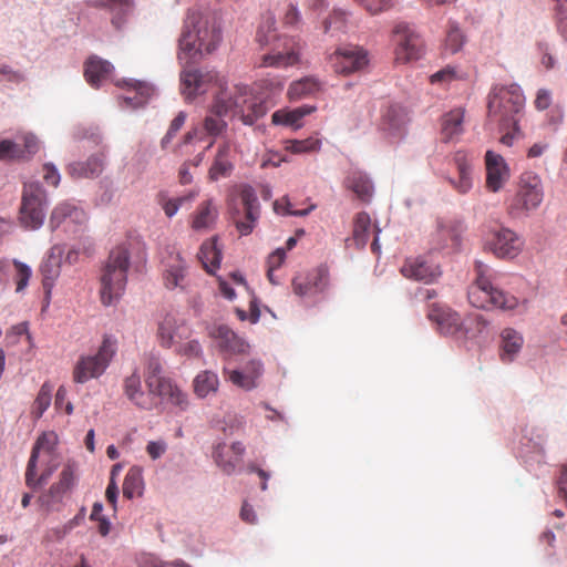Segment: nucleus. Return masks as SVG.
Returning a JSON list of instances; mask_svg holds the SVG:
<instances>
[{
    "label": "nucleus",
    "mask_w": 567,
    "mask_h": 567,
    "mask_svg": "<svg viewBox=\"0 0 567 567\" xmlns=\"http://www.w3.org/2000/svg\"><path fill=\"white\" fill-rule=\"evenodd\" d=\"M220 40V27L214 16L189 10L178 40V59L196 62L215 51Z\"/></svg>",
    "instance_id": "nucleus-1"
},
{
    "label": "nucleus",
    "mask_w": 567,
    "mask_h": 567,
    "mask_svg": "<svg viewBox=\"0 0 567 567\" xmlns=\"http://www.w3.org/2000/svg\"><path fill=\"white\" fill-rule=\"evenodd\" d=\"M214 112L217 114H229L238 117L245 125H252L267 112L264 102L257 101L252 91L243 84L227 89L226 83L220 84V91L214 96Z\"/></svg>",
    "instance_id": "nucleus-2"
},
{
    "label": "nucleus",
    "mask_w": 567,
    "mask_h": 567,
    "mask_svg": "<svg viewBox=\"0 0 567 567\" xmlns=\"http://www.w3.org/2000/svg\"><path fill=\"white\" fill-rule=\"evenodd\" d=\"M475 279L468 288L470 303L480 309L498 308L513 310L518 306V299L494 286L495 272L483 261H475Z\"/></svg>",
    "instance_id": "nucleus-3"
},
{
    "label": "nucleus",
    "mask_w": 567,
    "mask_h": 567,
    "mask_svg": "<svg viewBox=\"0 0 567 567\" xmlns=\"http://www.w3.org/2000/svg\"><path fill=\"white\" fill-rule=\"evenodd\" d=\"M58 436L54 432L42 433L33 444L30 458L27 464L24 481L31 489H38L44 485L59 467V458L55 452Z\"/></svg>",
    "instance_id": "nucleus-4"
},
{
    "label": "nucleus",
    "mask_w": 567,
    "mask_h": 567,
    "mask_svg": "<svg viewBox=\"0 0 567 567\" xmlns=\"http://www.w3.org/2000/svg\"><path fill=\"white\" fill-rule=\"evenodd\" d=\"M130 266V254L124 247H116L110 252L107 262L101 276V301L110 306L117 301L123 295L127 270Z\"/></svg>",
    "instance_id": "nucleus-5"
},
{
    "label": "nucleus",
    "mask_w": 567,
    "mask_h": 567,
    "mask_svg": "<svg viewBox=\"0 0 567 567\" xmlns=\"http://www.w3.org/2000/svg\"><path fill=\"white\" fill-rule=\"evenodd\" d=\"M524 103L525 97L517 84L497 85L489 94L488 115L504 125L513 124L516 127Z\"/></svg>",
    "instance_id": "nucleus-6"
},
{
    "label": "nucleus",
    "mask_w": 567,
    "mask_h": 567,
    "mask_svg": "<svg viewBox=\"0 0 567 567\" xmlns=\"http://www.w3.org/2000/svg\"><path fill=\"white\" fill-rule=\"evenodd\" d=\"M544 199L542 178L534 172H524L518 177L517 189L508 205V213L514 217L527 215L537 209Z\"/></svg>",
    "instance_id": "nucleus-7"
},
{
    "label": "nucleus",
    "mask_w": 567,
    "mask_h": 567,
    "mask_svg": "<svg viewBox=\"0 0 567 567\" xmlns=\"http://www.w3.org/2000/svg\"><path fill=\"white\" fill-rule=\"evenodd\" d=\"M47 204V192L41 184L39 182L25 183L19 210L21 226L30 230L40 228L44 221Z\"/></svg>",
    "instance_id": "nucleus-8"
},
{
    "label": "nucleus",
    "mask_w": 567,
    "mask_h": 567,
    "mask_svg": "<svg viewBox=\"0 0 567 567\" xmlns=\"http://www.w3.org/2000/svg\"><path fill=\"white\" fill-rule=\"evenodd\" d=\"M231 220L243 236L249 235L259 218V202L251 186H244L237 198L228 203Z\"/></svg>",
    "instance_id": "nucleus-9"
},
{
    "label": "nucleus",
    "mask_w": 567,
    "mask_h": 567,
    "mask_svg": "<svg viewBox=\"0 0 567 567\" xmlns=\"http://www.w3.org/2000/svg\"><path fill=\"white\" fill-rule=\"evenodd\" d=\"M113 344L109 339H104L97 352L92 355H82L73 368V381L85 383L91 379H96L104 373L114 355Z\"/></svg>",
    "instance_id": "nucleus-10"
},
{
    "label": "nucleus",
    "mask_w": 567,
    "mask_h": 567,
    "mask_svg": "<svg viewBox=\"0 0 567 567\" xmlns=\"http://www.w3.org/2000/svg\"><path fill=\"white\" fill-rule=\"evenodd\" d=\"M392 41L398 63L416 61L423 54L424 45L420 34L405 22H399L394 25Z\"/></svg>",
    "instance_id": "nucleus-11"
},
{
    "label": "nucleus",
    "mask_w": 567,
    "mask_h": 567,
    "mask_svg": "<svg viewBox=\"0 0 567 567\" xmlns=\"http://www.w3.org/2000/svg\"><path fill=\"white\" fill-rule=\"evenodd\" d=\"M220 84L225 81L214 70H184L181 73V90L185 99L192 100L216 87L220 91Z\"/></svg>",
    "instance_id": "nucleus-12"
},
{
    "label": "nucleus",
    "mask_w": 567,
    "mask_h": 567,
    "mask_svg": "<svg viewBox=\"0 0 567 567\" xmlns=\"http://www.w3.org/2000/svg\"><path fill=\"white\" fill-rule=\"evenodd\" d=\"M523 239L509 228L492 229L486 238L484 248L497 258L513 259L523 250Z\"/></svg>",
    "instance_id": "nucleus-13"
},
{
    "label": "nucleus",
    "mask_w": 567,
    "mask_h": 567,
    "mask_svg": "<svg viewBox=\"0 0 567 567\" xmlns=\"http://www.w3.org/2000/svg\"><path fill=\"white\" fill-rule=\"evenodd\" d=\"M329 61L336 73L350 74L363 69L368 63L367 52L359 47L348 45L337 49Z\"/></svg>",
    "instance_id": "nucleus-14"
},
{
    "label": "nucleus",
    "mask_w": 567,
    "mask_h": 567,
    "mask_svg": "<svg viewBox=\"0 0 567 567\" xmlns=\"http://www.w3.org/2000/svg\"><path fill=\"white\" fill-rule=\"evenodd\" d=\"M485 186L492 193L499 192L509 181V166L502 155L493 151L485 153Z\"/></svg>",
    "instance_id": "nucleus-15"
},
{
    "label": "nucleus",
    "mask_w": 567,
    "mask_h": 567,
    "mask_svg": "<svg viewBox=\"0 0 567 567\" xmlns=\"http://www.w3.org/2000/svg\"><path fill=\"white\" fill-rule=\"evenodd\" d=\"M226 114H217L214 112V103L210 106L209 114L205 116L202 124L189 131L185 136V143L190 142L193 138L203 141L206 136L212 137V141L207 145V150L210 148L215 140L224 134L227 130V123L223 118Z\"/></svg>",
    "instance_id": "nucleus-16"
},
{
    "label": "nucleus",
    "mask_w": 567,
    "mask_h": 567,
    "mask_svg": "<svg viewBox=\"0 0 567 567\" xmlns=\"http://www.w3.org/2000/svg\"><path fill=\"white\" fill-rule=\"evenodd\" d=\"M401 274L408 279L431 284L442 275V271L439 265L419 256L408 258L401 268Z\"/></svg>",
    "instance_id": "nucleus-17"
},
{
    "label": "nucleus",
    "mask_w": 567,
    "mask_h": 567,
    "mask_svg": "<svg viewBox=\"0 0 567 567\" xmlns=\"http://www.w3.org/2000/svg\"><path fill=\"white\" fill-rule=\"evenodd\" d=\"M163 281L167 289H184L187 284V265L178 251H172L163 260Z\"/></svg>",
    "instance_id": "nucleus-18"
},
{
    "label": "nucleus",
    "mask_w": 567,
    "mask_h": 567,
    "mask_svg": "<svg viewBox=\"0 0 567 567\" xmlns=\"http://www.w3.org/2000/svg\"><path fill=\"white\" fill-rule=\"evenodd\" d=\"M300 44L292 38L284 41L282 50H277L261 58L260 66L262 68H288L300 62Z\"/></svg>",
    "instance_id": "nucleus-19"
},
{
    "label": "nucleus",
    "mask_w": 567,
    "mask_h": 567,
    "mask_svg": "<svg viewBox=\"0 0 567 567\" xmlns=\"http://www.w3.org/2000/svg\"><path fill=\"white\" fill-rule=\"evenodd\" d=\"M189 336V329L184 320L175 315L167 313L159 322L157 328V338L163 348L169 349L172 346Z\"/></svg>",
    "instance_id": "nucleus-20"
},
{
    "label": "nucleus",
    "mask_w": 567,
    "mask_h": 567,
    "mask_svg": "<svg viewBox=\"0 0 567 567\" xmlns=\"http://www.w3.org/2000/svg\"><path fill=\"white\" fill-rule=\"evenodd\" d=\"M86 220L85 212L70 202L58 204L50 216L49 225L52 230L64 226L70 229L72 225H82Z\"/></svg>",
    "instance_id": "nucleus-21"
},
{
    "label": "nucleus",
    "mask_w": 567,
    "mask_h": 567,
    "mask_svg": "<svg viewBox=\"0 0 567 567\" xmlns=\"http://www.w3.org/2000/svg\"><path fill=\"white\" fill-rule=\"evenodd\" d=\"M427 318L444 334H456L463 327L460 315L443 305L433 303L427 312Z\"/></svg>",
    "instance_id": "nucleus-22"
},
{
    "label": "nucleus",
    "mask_w": 567,
    "mask_h": 567,
    "mask_svg": "<svg viewBox=\"0 0 567 567\" xmlns=\"http://www.w3.org/2000/svg\"><path fill=\"white\" fill-rule=\"evenodd\" d=\"M329 284V271L326 267H318L306 276H296L292 280L293 292L300 297L312 292L323 291Z\"/></svg>",
    "instance_id": "nucleus-23"
},
{
    "label": "nucleus",
    "mask_w": 567,
    "mask_h": 567,
    "mask_svg": "<svg viewBox=\"0 0 567 567\" xmlns=\"http://www.w3.org/2000/svg\"><path fill=\"white\" fill-rule=\"evenodd\" d=\"M148 393L161 398L163 401L177 406L184 411L188 406L187 394L183 392L176 383L168 378H163L156 383L150 381Z\"/></svg>",
    "instance_id": "nucleus-24"
},
{
    "label": "nucleus",
    "mask_w": 567,
    "mask_h": 567,
    "mask_svg": "<svg viewBox=\"0 0 567 567\" xmlns=\"http://www.w3.org/2000/svg\"><path fill=\"white\" fill-rule=\"evenodd\" d=\"M245 446L234 442L230 446L218 444L214 451V458L218 467L227 475H231L241 463Z\"/></svg>",
    "instance_id": "nucleus-25"
},
{
    "label": "nucleus",
    "mask_w": 567,
    "mask_h": 567,
    "mask_svg": "<svg viewBox=\"0 0 567 567\" xmlns=\"http://www.w3.org/2000/svg\"><path fill=\"white\" fill-rule=\"evenodd\" d=\"M233 145L230 141H223L215 155L212 166L208 169V179L216 182L220 178H226L231 175L234 171L233 163Z\"/></svg>",
    "instance_id": "nucleus-26"
},
{
    "label": "nucleus",
    "mask_w": 567,
    "mask_h": 567,
    "mask_svg": "<svg viewBox=\"0 0 567 567\" xmlns=\"http://www.w3.org/2000/svg\"><path fill=\"white\" fill-rule=\"evenodd\" d=\"M63 248L60 246H53L44 260L40 266V272L42 276V285L47 291V293L51 292V289L59 278L61 272V264H62Z\"/></svg>",
    "instance_id": "nucleus-27"
},
{
    "label": "nucleus",
    "mask_w": 567,
    "mask_h": 567,
    "mask_svg": "<svg viewBox=\"0 0 567 567\" xmlns=\"http://www.w3.org/2000/svg\"><path fill=\"white\" fill-rule=\"evenodd\" d=\"M524 346L522 333L513 328H505L499 334L498 355L503 363L515 361Z\"/></svg>",
    "instance_id": "nucleus-28"
},
{
    "label": "nucleus",
    "mask_w": 567,
    "mask_h": 567,
    "mask_svg": "<svg viewBox=\"0 0 567 567\" xmlns=\"http://www.w3.org/2000/svg\"><path fill=\"white\" fill-rule=\"evenodd\" d=\"M343 186L353 192L355 196L364 203L370 202L373 196V184L368 174L362 171H349L343 181Z\"/></svg>",
    "instance_id": "nucleus-29"
},
{
    "label": "nucleus",
    "mask_w": 567,
    "mask_h": 567,
    "mask_svg": "<svg viewBox=\"0 0 567 567\" xmlns=\"http://www.w3.org/2000/svg\"><path fill=\"white\" fill-rule=\"evenodd\" d=\"M117 85L126 89L127 93L123 96V101L133 109L143 106L153 94V87L145 82L123 80L117 82Z\"/></svg>",
    "instance_id": "nucleus-30"
},
{
    "label": "nucleus",
    "mask_w": 567,
    "mask_h": 567,
    "mask_svg": "<svg viewBox=\"0 0 567 567\" xmlns=\"http://www.w3.org/2000/svg\"><path fill=\"white\" fill-rule=\"evenodd\" d=\"M123 391L125 396L137 408L144 410L152 409V402L143 391L141 375L137 369H135L131 375L124 379Z\"/></svg>",
    "instance_id": "nucleus-31"
},
{
    "label": "nucleus",
    "mask_w": 567,
    "mask_h": 567,
    "mask_svg": "<svg viewBox=\"0 0 567 567\" xmlns=\"http://www.w3.org/2000/svg\"><path fill=\"white\" fill-rule=\"evenodd\" d=\"M323 90V82L316 76H305L290 83L287 96L290 101L316 96Z\"/></svg>",
    "instance_id": "nucleus-32"
},
{
    "label": "nucleus",
    "mask_w": 567,
    "mask_h": 567,
    "mask_svg": "<svg viewBox=\"0 0 567 567\" xmlns=\"http://www.w3.org/2000/svg\"><path fill=\"white\" fill-rule=\"evenodd\" d=\"M405 122L404 109L398 104H390L382 111L380 128L390 135H398L403 130Z\"/></svg>",
    "instance_id": "nucleus-33"
},
{
    "label": "nucleus",
    "mask_w": 567,
    "mask_h": 567,
    "mask_svg": "<svg viewBox=\"0 0 567 567\" xmlns=\"http://www.w3.org/2000/svg\"><path fill=\"white\" fill-rule=\"evenodd\" d=\"M113 71V65L96 55L90 56L84 63V78L93 87H99Z\"/></svg>",
    "instance_id": "nucleus-34"
},
{
    "label": "nucleus",
    "mask_w": 567,
    "mask_h": 567,
    "mask_svg": "<svg viewBox=\"0 0 567 567\" xmlns=\"http://www.w3.org/2000/svg\"><path fill=\"white\" fill-rule=\"evenodd\" d=\"M104 169L102 155H93L85 162H74L66 168L68 174L75 179L97 177Z\"/></svg>",
    "instance_id": "nucleus-35"
},
{
    "label": "nucleus",
    "mask_w": 567,
    "mask_h": 567,
    "mask_svg": "<svg viewBox=\"0 0 567 567\" xmlns=\"http://www.w3.org/2000/svg\"><path fill=\"white\" fill-rule=\"evenodd\" d=\"M316 111V106L310 105H301L296 109H281L276 111L272 116L271 121L276 125H284L289 126L293 128L301 127L302 123L301 120L313 113Z\"/></svg>",
    "instance_id": "nucleus-36"
},
{
    "label": "nucleus",
    "mask_w": 567,
    "mask_h": 567,
    "mask_svg": "<svg viewBox=\"0 0 567 567\" xmlns=\"http://www.w3.org/2000/svg\"><path fill=\"white\" fill-rule=\"evenodd\" d=\"M454 164L458 172V179L452 178L449 182L460 194H466L473 186L471 164L465 152L458 151L453 157Z\"/></svg>",
    "instance_id": "nucleus-37"
},
{
    "label": "nucleus",
    "mask_w": 567,
    "mask_h": 567,
    "mask_svg": "<svg viewBox=\"0 0 567 567\" xmlns=\"http://www.w3.org/2000/svg\"><path fill=\"white\" fill-rule=\"evenodd\" d=\"M218 217V210L213 199L202 202L192 216L190 226L194 230H206L214 226Z\"/></svg>",
    "instance_id": "nucleus-38"
},
{
    "label": "nucleus",
    "mask_w": 567,
    "mask_h": 567,
    "mask_svg": "<svg viewBox=\"0 0 567 567\" xmlns=\"http://www.w3.org/2000/svg\"><path fill=\"white\" fill-rule=\"evenodd\" d=\"M254 90L259 97L257 101H261L267 106L274 105L272 99L279 95L284 90V80L280 78H266L255 83Z\"/></svg>",
    "instance_id": "nucleus-39"
},
{
    "label": "nucleus",
    "mask_w": 567,
    "mask_h": 567,
    "mask_svg": "<svg viewBox=\"0 0 567 567\" xmlns=\"http://www.w3.org/2000/svg\"><path fill=\"white\" fill-rule=\"evenodd\" d=\"M464 111L455 109L444 115L442 120V138L444 142L453 141L463 133Z\"/></svg>",
    "instance_id": "nucleus-40"
},
{
    "label": "nucleus",
    "mask_w": 567,
    "mask_h": 567,
    "mask_svg": "<svg viewBox=\"0 0 567 567\" xmlns=\"http://www.w3.org/2000/svg\"><path fill=\"white\" fill-rule=\"evenodd\" d=\"M198 258L204 269L208 274L214 275L221 261V251L217 248L215 239L202 244Z\"/></svg>",
    "instance_id": "nucleus-41"
},
{
    "label": "nucleus",
    "mask_w": 567,
    "mask_h": 567,
    "mask_svg": "<svg viewBox=\"0 0 567 567\" xmlns=\"http://www.w3.org/2000/svg\"><path fill=\"white\" fill-rule=\"evenodd\" d=\"M195 394L204 399L212 393H216L219 386L218 375L209 370L198 373L193 381Z\"/></svg>",
    "instance_id": "nucleus-42"
},
{
    "label": "nucleus",
    "mask_w": 567,
    "mask_h": 567,
    "mask_svg": "<svg viewBox=\"0 0 567 567\" xmlns=\"http://www.w3.org/2000/svg\"><path fill=\"white\" fill-rule=\"evenodd\" d=\"M371 218L368 213L360 212L354 216L352 237L358 248H363L369 239Z\"/></svg>",
    "instance_id": "nucleus-43"
},
{
    "label": "nucleus",
    "mask_w": 567,
    "mask_h": 567,
    "mask_svg": "<svg viewBox=\"0 0 567 567\" xmlns=\"http://www.w3.org/2000/svg\"><path fill=\"white\" fill-rule=\"evenodd\" d=\"M143 491V477L142 472L137 467H132L125 475L123 483V495L124 497L132 499L135 496H140Z\"/></svg>",
    "instance_id": "nucleus-44"
},
{
    "label": "nucleus",
    "mask_w": 567,
    "mask_h": 567,
    "mask_svg": "<svg viewBox=\"0 0 567 567\" xmlns=\"http://www.w3.org/2000/svg\"><path fill=\"white\" fill-rule=\"evenodd\" d=\"M52 391L53 386L49 382H44L41 385L31 410V414L34 419H40L50 406Z\"/></svg>",
    "instance_id": "nucleus-45"
},
{
    "label": "nucleus",
    "mask_w": 567,
    "mask_h": 567,
    "mask_svg": "<svg viewBox=\"0 0 567 567\" xmlns=\"http://www.w3.org/2000/svg\"><path fill=\"white\" fill-rule=\"evenodd\" d=\"M197 195L198 192L193 190L185 196L168 198L164 193H161L158 195V204L162 206L165 215L171 218L178 212L184 202H192Z\"/></svg>",
    "instance_id": "nucleus-46"
},
{
    "label": "nucleus",
    "mask_w": 567,
    "mask_h": 567,
    "mask_svg": "<svg viewBox=\"0 0 567 567\" xmlns=\"http://www.w3.org/2000/svg\"><path fill=\"white\" fill-rule=\"evenodd\" d=\"M276 38V18L274 14L269 13L264 17L257 29L256 41L264 47L268 45Z\"/></svg>",
    "instance_id": "nucleus-47"
},
{
    "label": "nucleus",
    "mask_w": 567,
    "mask_h": 567,
    "mask_svg": "<svg viewBox=\"0 0 567 567\" xmlns=\"http://www.w3.org/2000/svg\"><path fill=\"white\" fill-rule=\"evenodd\" d=\"M321 147V141L317 137L306 140H289L286 142V150L293 154L318 152Z\"/></svg>",
    "instance_id": "nucleus-48"
},
{
    "label": "nucleus",
    "mask_w": 567,
    "mask_h": 567,
    "mask_svg": "<svg viewBox=\"0 0 567 567\" xmlns=\"http://www.w3.org/2000/svg\"><path fill=\"white\" fill-rule=\"evenodd\" d=\"M69 492L60 482L53 483L50 488L39 496V503L42 507L50 511L54 504L60 503L64 495Z\"/></svg>",
    "instance_id": "nucleus-49"
},
{
    "label": "nucleus",
    "mask_w": 567,
    "mask_h": 567,
    "mask_svg": "<svg viewBox=\"0 0 567 567\" xmlns=\"http://www.w3.org/2000/svg\"><path fill=\"white\" fill-rule=\"evenodd\" d=\"M224 375L225 378L231 382L235 386L240 388L245 391H250L255 388H257L258 382H254V377L247 375L243 370L235 369V370H228L224 369Z\"/></svg>",
    "instance_id": "nucleus-50"
},
{
    "label": "nucleus",
    "mask_w": 567,
    "mask_h": 567,
    "mask_svg": "<svg viewBox=\"0 0 567 567\" xmlns=\"http://www.w3.org/2000/svg\"><path fill=\"white\" fill-rule=\"evenodd\" d=\"M23 159L22 146L19 135L16 141H0V161Z\"/></svg>",
    "instance_id": "nucleus-51"
},
{
    "label": "nucleus",
    "mask_w": 567,
    "mask_h": 567,
    "mask_svg": "<svg viewBox=\"0 0 567 567\" xmlns=\"http://www.w3.org/2000/svg\"><path fill=\"white\" fill-rule=\"evenodd\" d=\"M464 75L455 66L447 65L440 71L433 73L430 78L432 84L446 85L454 81L463 80Z\"/></svg>",
    "instance_id": "nucleus-52"
},
{
    "label": "nucleus",
    "mask_w": 567,
    "mask_h": 567,
    "mask_svg": "<svg viewBox=\"0 0 567 567\" xmlns=\"http://www.w3.org/2000/svg\"><path fill=\"white\" fill-rule=\"evenodd\" d=\"M12 264L16 270L13 276V280L17 285L16 291L20 292L24 290L25 287L28 286L29 280L32 276V270L27 264L20 260L13 259Z\"/></svg>",
    "instance_id": "nucleus-53"
},
{
    "label": "nucleus",
    "mask_w": 567,
    "mask_h": 567,
    "mask_svg": "<svg viewBox=\"0 0 567 567\" xmlns=\"http://www.w3.org/2000/svg\"><path fill=\"white\" fill-rule=\"evenodd\" d=\"M19 141L22 146L23 159H30L40 148V143L37 136L32 133L25 132L19 135Z\"/></svg>",
    "instance_id": "nucleus-54"
},
{
    "label": "nucleus",
    "mask_w": 567,
    "mask_h": 567,
    "mask_svg": "<svg viewBox=\"0 0 567 567\" xmlns=\"http://www.w3.org/2000/svg\"><path fill=\"white\" fill-rule=\"evenodd\" d=\"M464 43V37L461 30L456 25H451L446 39H445V50L450 53L458 52Z\"/></svg>",
    "instance_id": "nucleus-55"
},
{
    "label": "nucleus",
    "mask_w": 567,
    "mask_h": 567,
    "mask_svg": "<svg viewBox=\"0 0 567 567\" xmlns=\"http://www.w3.org/2000/svg\"><path fill=\"white\" fill-rule=\"evenodd\" d=\"M146 385L150 386V381L156 383L164 377H162V363L158 357L150 355L146 361Z\"/></svg>",
    "instance_id": "nucleus-56"
},
{
    "label": "nucleus",
    "mask_w": 567,
    "mask_h": 567,
    "mask_svg": "<svg viewBox=\"0 0 567 567\" xmlns=\"http://www.w3.org/2000/svg\"><path fill=\"white\" fill-rule=\"evenodd\" d=\"M186 121V113L179 112L174 120L171 122L169 128L166 135L162 140V146L166 147L171 143L176 133L182 128Z\"/></svg>",
    "instance_id": "nucleus-57"
},
{
    "label": "nucleus",
    "mask_w": 567,
    "mask_h": 567,
    "mask_svg": "<svg viewBox=\"0 0 567 567\" xmlns=\"http://www.w3.org/2000/svg\"><path fill=\"white\" fill-rule=\"evenodd\" d=\"M75 472L76 467L74 463L68 462L60 473L59 481L60 485H63L66 489H71L75 484Z\"/></svg>",
    "instance_id": "nucleus-58"
},
{
    "label": "nucleus",
    "mask_w": 567,
    "mask_h": 567,
    "mask_svg": "<svg viewBox=\"0 0 567 567\" xmlns=\"http://www.w3.org/2000/svg\"><path fill=\"white\" fill-rule=\"evenodd\" d=\"M360 3L370 14H378L392 7V0H360Z\"/></svg>",
    "instance_id": "nucleus-59"
},
{
    "label": "nucleus",
    "mask_w": 567,
    "mask_h": 567,
    "mask_svg": "<svg viewBox=\"0 0 567 567\" xmlns=\"http://www.w3.org/2000/svg\"><path fill=\"white\" fill-rule=\"evenodd\" d=\"M301 21V14L297 6L290 3L282 17V23L287 27H296Z\"/></svg>",
    "instance_id": "nucleus-60"
},
{
    "label": "nucleus",
    "mask_w": 567,
    "mask_h": 567,
    "mask_svg": "<svg viewBox=\"0 0 567 567\" xmlns=\"http://www.w3.org/2000/svg\"><path fill=\"white\" fill-rule=\"evenodd\" d=\"M42 173L43 179L47 182V184L52 185L54 187L59 185L61 176L58 168L53 164L45 163L42 167Z\"/></svg>",
    "instance_id": "nucleus-61"
},
{
    "label": "nucleus",
    "mask_w": 567,
    "mask_h": 567,
    "mask_svg": "<svg viewBox=\"0 0 567 567\" xmlns=\"http://www.w3.org/2000/svg\"><path fill=\"white\" fill-rule=\"evenodd\" d=\"M346 23V14L342 11L334 10L329 18L323 21V32L328 33L331 30L332 24H336L338 29H341Z\"/></svg>",
    "instance_id": "nucleus-62"
},
{
    "label": "nucleus",
    "mask_w": 567,
    "mask_h": 567,
    "mask_svg": "<svg viewBox=\"0 0 567 567\" xmlns=\"http://www.w3.org/2000/svg\"><path fill=\"white\" fill-rule=\"evenodd\" d=\"M167 450V444L163 440L151 441L146 445V452L152 460L159 458Z\"/></svg>",
    "instance_id": "nucleus-63"
},
{
    "label": "nucleus",
    "mask_w": 567,
    "mask_h": 567,
    "mask_svg": "<svg viewBox=\"0 0 567 567\" xmlns=\"http://www.w3.org/2000/svg\"><path fill=\"white\" fill-rule=\"evenodd\" d=\"M554 11L558 28H564L567 21V0H553Z\"/></svg>",
    "instance_id": "nucleus-64"
}]
</instances>
